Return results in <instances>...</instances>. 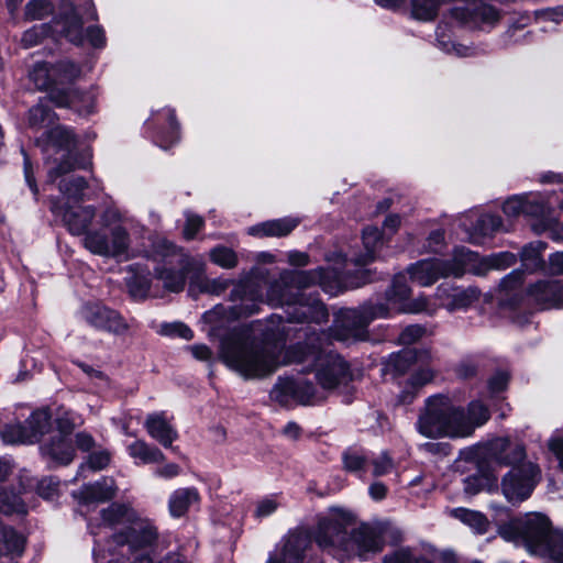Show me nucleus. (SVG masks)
<instances>
[{
    "label": "nucleus",
    "mask_w": 563,
    "mask_h": 563,
    "mask_svg": "<svg viewBox=\"0 0 563 563\" xmlns=\"http://www.w3.org/2000/svg\"><path fill=\"white\" fill-rule=\"evenodd\" d=\"M411 289L404 275H397L386 292V303H365L358 308L343 309L336 316L330 332L311 333L305 344L289 349L286 363L309 362L313 365L316 377L323 389H334L351 380L346 362L327 350L331 340L341 342L366 339L368 324L377 318H387L393 312L433 314L439 305L427 297L410 300Z\"/></svg>",
    "instance_id": "nucleus-1"
},
{
    "label": "nucleus",
    "mask_w": 563,
    "mask_h": 563,
    "mask_svg": "<svg viewBox=\"0 0 563 563\" xmlns=\"http://www.w3.org/2000/svg\"><path fill=\"white\" fill-rule=\"evenodd\" d=\"M327 272L322 268L302 272H284L278 280L274 282L268 289L267 298L272 305L286 306L285 316L274 314L271 322L277 320L276 329H267V338L284 340L288 334L285 322L311 321L322 323L328 320L329 313L325 306L316 298H305L301 289L313 284H320L324 291L331 292L325 286Z\"/></svg>",
    "instance_id": "nucleus-2"
},
{
    "label": "nucleus",
    "mask_w": 563,
    "mask_h": 563,
    "mask_svg": "<svg viewBox=\"0 0 563 563\" xmlns=\"http://www.w3.org/2000/svg\"><path fill=\"white\" fill-rule=\"evenodd\" d=\"M356 525V516L342 507H330L318 518L313 540L318 547L340 560L360 556L383 550L384 539L379 529L368 525Z\"/></svg>",
    "instance_id": "nucleus-3"
},
{
    "label": "nucleus",
    "mask_w": 563,
    "mask_h": 563,
    "mask_svg": "<svg viewBox=\"0 0 563 563\" xmlns=\"http://www.w3.org/2000/svg\"><path fill=\"white\" fill-rule=\"evenodd\" d=\"M289 349L283 361L277 346L256 344L246 329H234L228 333L220 345V358L232 371L246 379L264 378L280 365H286Z\"/></svg>",
    "instance_id": "nucleus-4"
},
{
    "label": "nucleus",
    "mask_w": 563,
    "mask_h": 563,
    "mask_svg": "<svg viewBox=\"0 0 563 563\" xmlns=\"http://www.w3.org/2000/svg\"><path fill=\"white\" fill-rule=\"evenodd\" d=\"M125 214L115 206L108 207L100 216L101 228L89 231L82 239L84 246L92 254L117 257L125 254L131 239L123 223Z\"/></svg>",
    "instance_id": "nucleus-5"
},
{
    "label": "nucleus",
    "mask_w": 563,
    "mask_h": 563,
    "mask_svg": "<svg viewBox=\"0 0 563 563\" xmlns=\"http://www.w3.org/2000/svg\"><path fill=\"white\" fill-rule=\"evenodd\" d=\"M120 525H129L124 538L113 536L117 543L128 544L126 552L134 548H143L153 543L157 537L155 527L126 505L112 504L101 511V525L98 527L114 528Z\"/></svg>",
    "instance_id": "nucleus-6"
},
{
    "label": "nucleus",
    "mask_w": 563,
    "mask_h": 563,
    "mask_svg": "<svg viewBox=\"0 0 563 563\" xmlns=\"http://www.w3.org/2000/svg\"><path fill=\"white\" fill-rule=\"evenodd\" d=\"M157 262L155 276L163 283L165 289L179 292L186 284V275L192 268L194 261L172 242L158 241L153 250Z\"/></svg>",
    "instance_id": "nucleus-7"
},
{
    "label": "nucleus",
    "mask_w": 563,
    "mask_h": 563,
    "mask_svg": "<svg viewBox=\"0 0 563 563\" xmlns=\"http://www.w3.org/2000/svg\"><path fill=\"white\" fill-rule=\"evenodd\" d=\"M459 407L445 396H433L427 400L426 410L420 415L417 429L427 438H460Z\"/></svg>",
    "instance_id": "nucleus-8"
},
{
    "label": "nucleus",
    "mask_w": 563,
    "mask_h": 563,
    "mask_svg": "<svg viewBox=\"0 0 563 563\" xmlns=\"http://www.w3.org/2000/svg\"><path fill=\"white\" fill-rule=\"evenodd\" d=\"M38 144L47 155L62 153L60 162L48 172L49 180L54 181L57 177L84 167L77 161V139L70 129L56 125L38 139Z\"/></svg>",
    "instance_id": "nucleus-9"
},
{
    "label": "nucleus",
    "mask_w": 563,
    "mask_h": 563,
    "mask_svg": "<svg viewBox=\"0 0 563 563\" xmlns=\"http://www.w3.org/2000/svg\"><path fill=\"white\" fill-rule=\"evenodd\" d=\"M552 531L549 519L541 514H527L500 528L504 539L521 542L528 551L537 555H539V548L545 545Z\"/></svg>",
    "instance_id": "nucleus-10"
},
{
    "label": "nucleus",
    "mask_w": 563,
    "mask_h": 563,
    "mask_svg": "<svg viewBox=\"0 0 563 563\" xmlns=\"http://www.w3.org/2000/svg\"><path fill=\"white\" fill-rule=\"evenodd\" d=\"M30 79L40 90H51L49 99L57 107L73 108L79 113H89L92 110L89 95L78 90L64 91L54 86L53 64L36 63L30 71Z\"/></svg>",
    "instance_id": "nucleus-11"
},
{
    "label": "nucleus",
    "mask_w": 563,
    "mask_h": 563,
    "mask_svg": "<svg viewBox=\"0 0 563 563\" xmlns=\"http://www.w3.org/2000/svg\"><path fill=\"white\" fill-rule=\"evenodd\" d=\"M540 478V468L532 462L511 467L501 479L503 495L509 503L519 504L530 497Z\"/></svg>",
    "instance_id": "nucleus-12"
},
{
    "label": "nucleus",
    "mask_w": 563,
    "mask_h": 563,
    "mask_svg": "<svg viewBox=\"0 0 563 563\" xmlns=\"http://www.w3.org/2000/svg\"><path fill=\"white\" fill-rule=\"evenodd\" d=\"M96 19L97 12L92 0H81L78 9L71 2H66L59 18L56 20V24L60 25V32L70 42L81 44L84 41V22Z\"/></svg>",
    "instance_id": "nucleus-13"
},
{
    "label": "nucleus",
    "mask_w": 563,
    "mask_h": 563,
    "mask_svg": "<svg viewBox=\"0 0 563 563\" xmlns=\"http://www.w3.org/2000/svg\"><path fill=\"white\" fill-rule=\"evenodd\" d=\"M430 360L431 354L428 350L406 349L393 354L388 365L396 372L404 373L411 364H419V368L410 377V384L413 387H421L431 382L434 376L433 369L424 366Z\"/></svg>",
    "instance_id": "nucleus-14"
},
{
    "label": "nucleus",
    "mask_w": 563,
    "mask_h": 563,
    "mask_svg": "<svg viewBox=\"0 0 563 563\" xmlns=\"http://www.w3.org/2000/svg\"><path fill=\"white\" fill-rule=\"evenodd\" d=\"M271 396L280 404L296 400L302 405H312L322 399L313 384L303 377L279 378Z\"/></svg>",
    "instance_id": "nucleus-15"
},
{
    "label": "nucleus",
    "mask_w": 563,
    "mask_h": 563,
    "mask_svg": "<svg viewBox=\"0 0 563 563\" xmlns=\"http://www.w3.org/2000/svg\"><path fill=\"white\" fill-rule=\"evenodd\" d=\"M503 211L508 218H517L520 214L540 218L545 225H550L553 220L550 206L532 194L508 198L503 205Z\"/></svg>",
    "instance_id": "nucleus-16"
},
{
    "label": "nucleus",
    "mask_w": 563,
    "mask_h": 563,
    "mask_svg": "<svg viewBox=\"0 0 563 563\" xmlns=\"http://www.w3.org/2000/svg\"><path fill=\"white\" fill-rule=\"evenodd\" d=\"M310 544L311 533L302 527L296 528L283 539L280 551L269 556L267 563H302Z\"/></svg>",
    "instance_id": "nucleus-17"
},
{
    "label": "nucleus",
    "mask_w": 563,
    "mask_h": 563,
    "mask_svg": "<svg viewBox=\"0 0 563 563\" xmlns=\"http://www.w3.org/2000/svg\"><path fill=\"white\" fill-rule=\"evenodd\" d=\"M80 313L86 322L97 329L115 334H122L129 329L128 323L117 311L98 303L85 305Z\"/></svg>",
    "instance_id": "nucleus-18"
},
{
    "label": "nucleus",
    "mask_w": 563,
    "mask_h": 563,
    "mask_svg": "<svg viewBox=\"0 0 563 563\" xmlns=\"http://www.w3.org/2000/svg\"><path fill=\"white\" fill-rule=\"evenodd\" d=\"M51 211L56 217L60 218L68 231L74 235L86 234L88 227L91 224L96 211L91 206H62L57 202H53Z\"/></svg>",
    "instance_id": "nucleus-19"
},
{
    "label": "nucleus",
    "mask_w": 563,
    "mask_h": 563,
    "mask_svg": "<svg viewBox=\"0 0 563 563\" xmlns=\"http://www.w3.org/2000/svg\"><path fill=\"white\" fill-rule=\"evenodd\" d=\"M489 457L499 465L517 467L526 461V449L507 437L495 438L487 443Z\"/></svg>",
    "instance_id": "nucleus-20"
},
{
    "label": "nucleus",
    "mask_w": 563,
    "mask_h": 563,
    "mask_svg": "<svg viewBox=\"0 0 563 563\" xmlns=\"http://www.w3.org/2000/svg\"><path fill=\"white\" fill-rule=\"evenodd\" d=\"M232 314L236 318L246 317L257 311L262 291L252 280L242 282L231 291Z\"/></svg>",
    "instance_id": "nucleus-21"
},
{
    "label": "nucleus",
    "mask_w": 563,
    "mask_h": 563,
    "mask_svg": "<svg viewBox=\"0 0 563 563\" xmlns=\"http://www.w3.org/2000/svg\"><path fill=\"white\" fill-rule=\"evenodd\" d=\"M481 291L476 287L459 288L442 284L437 288L435 297L440 306L449 311L466 309L479 299Z\"/></svg>",
    "instance_id": "nucleus-22"
},
{
    "label": "nucleus",
    "mask_w": 563,
    "mask_h": 563,
    "mask_svg": "<svg viewBox=\"0 0 563 563\" xmlns=\"http://www.w3.org/2000/svg\"><path fill=\"white\" fill-rule=\"evenodd\" d=\"M527 295L542 309L563 307V284L559 279H545L530 286Z\"/></svg>",
    "instance_id": "nucleus-23"
},
{
    "label": "nucleus",
    "mask_w": 563,
    "mask_h": 563,
    "mask_svg": "<svg viewBox=\"0 0 563 563\" xmlns=\"http://www.w3.org/2000/svg\"><path fill=\"white\" fill-rule=\"evenodd\" d=\"M410 279L421 287H429L440 278H446L445 262L441 258H427L408 266Z\"/></svg>",
    "instance_id": "nucleus-24"
},
{
    "label": "nucleus",
    "mask_w": 563,
    "mask_h": 563,
    "mask_svg": "<svg viewBox=\"0 0 563 563\" xmlns=\"http://www.w3.org/2000/svg\"><path fill=\"white\" fill-rule=\"evenodd\" d=\"M459 416L457 428L460 438H467L473 434L476 428L482 427L488 421L490 413L483 402L474 400L468 404L466 409L459 407Z\"/></svg>",
    "instance_id": "nucleus-25"
},
{
    "label": "nucleus",
    "mask_w": 563,
    "mask_h": 563,
    "mask_svg": "<svg viewBox=\"0 0 563 563\" xmlns=\"http://www.w3.org/2000/svg\"><path fill=\"white\" fill-rule=\"evenodd\" d=\"M477 253L465 247H456L451 260L444 261L448 276L460 277L466 272L475 275L484 274V267L481 265Z\"/></svg>",
    "instance_id": "nucleus-26"
},
{
    "label": "nucleus",
    "mask_w": 563,
    "mask_h": 563,
    "mask_svg": "<svg viewBox=\"0 0 563 563\" xmlns=\"http://www.w3.org/2000/svg\"><path fill=\"white\" fill-rule=\"evenodd\" d=\"M144 427L147 433L165 448H169L178 437L164 412L148 415Z\"/></svg>",
    "instance_id": "nucleus-27"
},
{
    "label": "nucleus",
    "mask_w": 563,
    "mask_h": 563,
    "mask_svg": "<svg viewBox=\"0 0 563 563\" xmlns=\"http://www.w3.org/2000/svg\"><path fill=\"white\" fill-rule=\"evenodd\" d=\"M474 216V212H470L465 214L462 219V227L468 233V240L472 243H481L482 239L493 233L497 232L501 229L503 222L498 216L495 214H482L477 218L474 227L468 228L466 220L471 219Z\"/></svg>",
    "instance_id": "nucleus-28"
},
{
    "label": "nucleus",
    "mask_w": 563,
    "mask_h": 563,
    "mask_svg": "<svg viewBox=\"0 0 563 563\" xmlns=\"http://www.w3.org/2000/svg\"><path fill=\"white\" fill-rule=\"evenodd\" d=\"M115 495L114 481L111 477L102 478L93 484L85 485L77 493L82 504L103 503Z\"/></svg>",
    "instance_id": "nucleus-29"
},
{
    "label": "nucleus",
    "mask_w": 563,
    "mask_h": 563,
    "mask_svg": "<svg viewBox=\"0 0 563 563\" xmlns=\"http://www.w3.org/2000/svg\"><path fill=\"white\" fill-rule=\"evenodd\" d=\"M298 224L299 220L295 218L276 219L253 225L247 229V233L257 238H282L288 235Z\"/></svg>",
    "instance_id": "nucleus-30"
},
{
    "label": "nucleus",
    "mask_w": 563,
    "mask_h": 563,
    "mask_svg": "<svg viewBox=\"0 0 563 563\" xmlns=\"http://www.w3.org/2000/svg\"><path fill=\"white\" fill-rule=\"evenodd\" d=\"M24 540L13 529L0 525V563H15L23 552Z\"/></svg>",
    "instance_id": "nucleus-31"
},
{
    "label": "nucleus",
    "mask_w": 563,
    "mask_h": 563,
    "mask_svg": "<svg viewBox=\"0 0 563 563\" xmlns=\"http://www.w3.org/2000/svg\"><path fill=\"white\" fill-rule=\"evenodd\" d=\"M44 456L49 457L58 464H68L74 459V448L68 437L56 434L42 446Z\"/></svg>",
    "instance_id": "nucleus-32"
},
{
    "label": "nucleus",
    "mask_w": 563,
    "mask_h": 563,
    "mask_svg": "<svg viewBox=\"0 0 563 563\" xmlns=\"http://www.w3.org/2000/svg\"><path fill=\"white\" fill-rule=\"evenodd\" d=\"M200 500L199 493L194 487H183L174 490L168 499L169 512L173 517L184 516L192 506Z\"/></svg>",
    "instance_id": "nucleus-33"
},
{
    "label": "nucleus",
    "mask_w": 563,
    "mask_h": 563,
    "mask_svg": "<svg viewBox=\"0 0 563 563\" xmlns=\"http://www.w3.org/2000/svg\"><path fill=\"white\" fill-rule=\"evenodd\" d=\"M364 254L351 256L350 261L356 266H365L376 258V253L382 245V235L377 228L368 227L363 230Z\"/></svg>",
    "instance_id": "nucleus-34"
},
{
    "label": "nucleus",
    "mask_w": 563,
    "mask_h": 563,
    "mask_svg": "<svg viewBox=\"0 0 563 563\" xmlns=\"http://www.w3.org/2000/svg\"><path fill=\"white\" fill-rule=\"evenodd\" d=\"M86 187L87 183L85 178L80 176H73L70 178L62 179L58 185L62 198L59 200H53L52 203L57 202L62 206H69L70 201L78 202L81 200Z\"/></svg>",
    "instance_id": "nucleus-35"
},
{
    "label": "nucleus",
    "mask_w": 563,
    "mask_h": 563,
    "mask_svg": "<svg viewBox=\"0 0 563 563\" xmlns=\"http://www.w3.org/2000/svg\"><path fill=\"white\" fill-rule=\"evenodd\" d=\"M128 451L133 459H139L143 464L158 463L165 459L159 449L147 444L143 440H136L130 444Z\"/></svg>",
    "instance_id": "nucleus-36"
},
{
    "label": "nucleus",
    "mask_w": 563,
    "mask_h": 563,
    "mask_svg": "<svg viewBox=\"0 0 563 563\" xmlns=\"http://www.w3.org/2000/svg\"><path fill=\"white\" fill-rule=\"evenodd\" d=\"M451 514L454 518L468 526L476 533H485L488 529V519L479 511L466 508H455Z\"/></svg>",
    "instance_id": "nucleus-37"
},
{
    "label": "nucleus",
    "mask_w": 563,
    "mask_h": 563,
    "mask_svg": "<svg viewBox=\"0 0 563 563\" xmlns=\"http://www.w3.org/2000/svg\"><path fill=\"white\" fill-rule=\"evenodd\" d=\"M51 427V415L46 409L34 411L26 420L31 442L37 441Z\"/></svg>",
    "instance_id": "nucleus-38"
},
{
    "label": "nucleus",
    "mask_w": 563,
    "mask_h": 563,
    "mask_svg": "<svg viewBox=\"0 0 563 563\" xmlns=\"http://www.w3.org/2000/svg\"><path fill=\"white\" fill-rule=\"evenodd\" d=\"M54 86L67 85L77 79L80 75V68L70 60H60L53 64Z\"/></svg>",
    "instance_id": "nucleus-39"
},
{
    "label": "nucleus",
    "mask_w": 563,
    "mask_h": 563,
    "mask_svg": "<svg viewBox=\"0 0 563 563\" xmlns=\"http://www.w3.org/2000/svg\"><path fill=\"white\" fill-rule=\"evenodd\" d=\"M539 555L555 563H563V532L552 531L545 545L539 548Z\"/></svg>",
    "instance_id": "nucleus-40"
},
{
    "label": "nucleus",
    "mask_w": 563,
    "mask_h": 563,
    "mask_svg": "<svg viewBox=\"0 0 563 563\" xmlns=\"http://www.w3.org/2000/svg\"><path fill=\"white\" fill-rule=\"evenodd\" d=\"M444 0H412L411 12L412 15L421 21L433 20L437 15L440 4Z\"/></svg>",
    "instance_id": "nucleus-41"
},
{
    "label": "nucleus",
    "mask_w": 563,
    "mask_h": 563,
    "mask_svg": "<svg viewBox=\"0 0 563 563\" xmlns=\"http://www.w3.org/2000/svg\"><path fill=\"white\" fill-rule=\"evenodd\" d=\"M0 435L3 442L9 444L32 443L26 426L21 423H10L4 426L0 431Z\"/></svg>",
    "instance_id": "nucleus-42"
},
{
    "label": "nucleus",
    "mask_w": 563,
    "mask_h": 563,
    "mask_svg": "<svg viewBox=\"0 0 563 563\" xmlns=\"http://www.w3.org/2000/svg\"><path fill=\"white\" fill-rule=\"evenodd\" d=\"M26 506L23 500L13 493L5 492L0 487V512L4 515L26 514Z\"/></svg>",
    "instance_id": "nucleus-43"
},
{
    "label": "nucleus",
    "mask_w": 563,
    "mask_h": 563,
    "mask_svg": "<svg viewBox=\"0 0 563 563\" xmlns=\"http://www.w3.org/2000/svg\"><path fill=\"white\" fill-rule=\"evenodd\" d=\"M492 487H497L496 478L490 481L488 477L482 474L468 476L463 481L464 492L468 496H474L486 488L490 490Z\"/></svg>",
    "instance_id": "nucleus-44"
},
{
    "label": "nucleus",
    "mask_w": 563,
    "mask_h": 563,
    "mask_svg": "<svg viewBox=\"0 0 563 563\" xmlns=\"http://www.w3.org/2000/svg\"><path fill=\"white\" fill-rule=\"evenodd\" d=\"M211 261L218 266L230 269L236 266L238 256L235 252L225 246H217L210 252Z\"/></svg>",
    "instance_id": "nucleus-45"
},
{
    "label": "nucleus",
    "mask_w": 563,
    "mask_h": 563,
    "mask_svg": "<svg viewBox=\"0 0 563 563\" xmlns=\"http://www.w3.org/2000/svg\"><path fill=\"white\" fill-rule=\"evenodd\" d=\"M54 119L55 114L42 103L32 107L29 111V124L33 128L51 124Z\"/></svg>",
    "instance_id": "nucleus-46"
},
{
    "label": "nucleus",
    "mask_w": 563,
    "mask_h": 563,
    "mask_svg": "<svg viewBox=\"0 0 563 563\" xmlns=\"http://www.w3.org/2000/svg\"><path fill=\"white\" fill-rule=\"evenodd\" d=\"M516 257L514 254L504 252L499 254H495L488 257H484L481 260V265L484 267V273L487 269L495 268V269H503L511 266L515 264Z\"/></svg>",
    "instance_id": "nucleus-47"
},
{
    "label": "nucleus",
    "mask_w": 563,
    "mask_h": 563,
    "mask_svg": "<svg viewBox=\"0 0 563 563\" xmlns=\"http://www.w3.org/2000/svg\"><path fill=\"white\" fill-rule=\"evenodd\" d=\"M344 468L349 472H361L365 468L367 457L360 451L347 449L342 456Z\"/></svg>",
    "instance_id": "nucleus-48"
},
{
    "label": "nucleus",
    "mask_w": 563,
    "mask_h": 563,
    "mask_svg": "<svg viewBox=\"0 0 563 563\" xmlns=\"http://www.w3.org/2000/svg\"><path fill=\"white\" fill-rule=\"evenodd\" d=\"M383 563H432L424 556L415 555L410 549H399L385 555Z\"/></svg>",
    "instance_id": "nucleus-49"
},
{
    "label": "nucleus",
    "mask_w": 563,
    "mask_h": 563,
    "mask_svg": "<svg viewBox=\"0 0 563 563\" xmlns=\"http://www.w3.org/2000/svg\"><path fill=\"white\" fill-rule=\"evenodd\" d=\"M53 5L48 0H31L25 5V18L41 20L52 12Z\"/></svg>",
    "instance_id": "nucleus-50"
},
{
    "label": "nucleus",
    "mask_w": 563,
    "mask_h": 563,
    "mask_svg": "<svg viewBox=\"0 0 563 563\" xmlns=\"http://www.w3.org/2000/svg\"><path fill=\"white\" fill-rule=\"evenodd\" d=\"M47 34V29L44 24L35 25L30 30L25 31L21 42L24 47H32L37 45L42 38H44Z\"/></svg>",
    "instance_id": "nucleus-51"
},
{
    "label": "nucleus",
    "mask_w": 563,
    "mask_h": 563,
    "mask_svg": "<svg viewBox=\"0 0 563 563\" xmlns=\"http://www.w3.org/2000/svg\"><path fill=\"white\" fill-rule=\"evenodd\" d=\"M110 462V455L108 452L101 451L92 453L88 456L86 464L81 465L80 470L84 472L86 467L92 471L103 470Z\"/></svg>",
    "instance_id": "nucleus-52"
},
{
    "label": "nucleus",
    "mask_w": 563,
    "mask_h": 563,
    "mask_svg": "<svg viewBox=\"0 0 563 563\" xmlns=\"http://www.w3.org/2000/svg\"><path fill=\"white\" fill-rule=\"evenodd\" d=\"M424 333V328L418 324H411L404 329L398 338V341L400 344L410 345L421 339Z\"/></svg>",
    "instance_id": "nucleus-53"
},
{
    "label": "nucleus",
    "mask_w": 563,
    "mask_h": 563,
    "mask_svg": "<svg viewBox=\"0 0 563 563\" xmlns=\"http://www.w3.org/2000/svg\"><path fill=\"white\" fill-rule=\"evenodd\" d=\"M523 280V274L519 271H514L509 275L500 282V291L505 292V296L510 295L514 290H516L519 286H521Z\"/></svg>",
    "instance_id": "nucleus-54"
},
{
    "label": "nucleus",
    "mask_w": 563,
    "mask_h": 563,
    "mask_svg": "<svg viewBox=\"0 0 563 563\" xmlns=\"http://www.w3.org/2000/svg\"><path fill=\"white\" fill-rule=\"evenodd\" d=\"M203 219L197 214L186 213V225L184 228V236L186 240L195 238L197 232L202 228Z\"/></svg>",
    "instance_id": "nucleus-55"
},
{
    "label": "nucleus",
    "mask_w": 563,
    "mask_h": 563,
    "mask_svg": "<svg viewBox=\"0 0 563 563\" xmlns=\"http://www.w3.org/2000/svg\"><path fill=\"white\" fill-rule=\"evenodd\" d=\"M278 508V501L276 497H266L262 500H260L256 505L255 509V516L257 518H264L267 517L276 511Z\"/></svg>",
    "instance_id": "nucleus-56"
},
{
    "label": "nucleus",
    "mask_w": 563,
    "mask_h": 563,
    "mask_svg": "<svg viewBox=\"0 0 563 563\" xmlns=\"http://www.w3.org/2000/svg\"><path fill=\"white\" fill-rule=\"evenodd\" d=\"M373 475L382 476L394 468L393 460L386 452H383L377 459L373 460Z\"/></svg>",
    "instance_id": "nucleus-57"
},
{
    "label": "nucleus",
    "mask_w": 563,
    "mask_h": 563,
    "mask_svg": "<svg viewBox=\"0 0 563 563\" xmlns=\"http://www.w3.org/2000/svg\"><path fill=\"white\" fill-rule=\"evenodd\" d=\"M164 333L167 335L179 336L185 340H191L194 338L191 329L181 322L166 324L164 327Z\"/></svg>",
    "instance_id": "nucleus-58"
},
{
    "label": "nucleus",
    "mask_w": 563,
    "mask_h": 563,
    "mask_svg": "<svg viewBox=\"0 0 563 563\" xmlns=\"http://www.w3.org/2000/svg\"><path fill=\"white\" fill-rule=\"evenodd\" d=\"M208 277H206L201 272L196 273L189 282L188 292L191 297H197L200 294H206L205 288Z\"/></svg>",
    "instance_id": "nucleus-59"
},
{
    "label": "nucleus",
    "mask_w": 563,
    "mask_h": 563,
    "mask_svg": "<svg viewBox=\"0 0 563 563\" xmlns=\"http://www.w3.org/2000/svg\"><path fill=\"white\" fill-rule=\"evenodd\" d=\"M129 288L133 297L143 298L150 290V282L146 278L141 280L137 277H134L129 282Z\"/></svg>",
    "instance_id": "nucleus-60"
},
{
    "label": "nucleus",
    "mask_w": 563,
    "mask_h": 563,
    "mask_svg": "<svg viewBox=\"0 0 563 563\" xmlns=\"http://www.w3.org/2000/svg\"><path fill=\"white\" fill-rule=\"evenodd\" d=\"M230 285V282L223 278H214L207 280L205 292L219 296L224 292Z\"/></svg>",
    "instance_id": "nucleus-61"
},
{
    "label": "nucleus",
    "mask_w": 563,
    "mask_h": 563,
    "mask_svg": "<svg viewBox=\"0 0 563 563\" xmlns=\"http://www.w3.org/2000/svg\"><path fill=\"white\" fill-rule=\"evenodd\" d=\"M37 492L45 499H51L57 492V483L53 478H44L38 483Z\"/></svg>",
    "instance_id": "nucleus-62"
},
{
    "label": "nucleus",
    "mask_w": 563,
    "mask_h": 563,
    "mask_svg": "<svg viewBox=\"0 0 563 563\" xmlns=\"http://www.w3.org/2000/svg\"><path fill=\"white\" fill-rule=\"evenodd\" d=\"M87 37L95 47H103L106 44V35L100 26H92L87 30Z\"/></svg>",
    "instance_id": "nucleus-63"
},
{
    "label": "nucleus",
    "mask_w": 563,
    "mask_h": 563,
    "mask_svg": "<svg viewBox=\"0 0 563 563\" xmlns=\"http://www.w3.org/2000/svg\"><path fill=\"white\" fill-rule=\"evenodd\" d=\"M444 245V231L442 230H435L430 233L428 238V251L437 253L439 252Z\"/></svg>",
    "instance_id": "nucleus-64"
}]
</instances>
